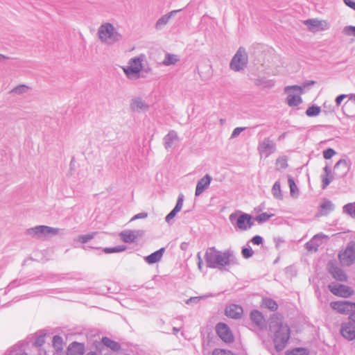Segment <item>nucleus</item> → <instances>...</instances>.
Listing matches in <instances>:
<instances>
[{"mask_svg":"<svg viewBox=\"0 0 355 355\" xmlns=\"http://www.w3.org/2000/svg\"><path fill=\"white\" fill-rule=\"evenodd\" d=\"M120 237L125 243H132L136 241L137 236L133 231H123L120 233Z\"/></svg>","mask_w":355,"mask_h":355,"instance_id":"bb28decb","label":"nucleus"},{"mask_svg":"<svg viewBox=\"0 0 355 355\" xmlns=\"http://www.w3.org/2000/svg\"><path fill=\"white\" fill-rule=\"evenodd\" d=\"M270 328V329H273L274 331L272 341L275 349L277 352H280L287 346L291 338V329L288 324L281 322H276L275 324H273V322H271Z\"/></svg>","mask_w":355,"mask_h":355,"instance_id":"f03ea898","label":"nucleus"},{"mask_svg":"<svg viewBox=\"0 0 355 355\" xmlns=\"http://www.w3.org/2000/svg\"><path fill=\"white\" fill-rule=\"evenodd\" d=\"M304 24L307 26L309 30L311 32L325 31L329 28V25L326 21L318 19H308L304 21Z\"/></svg>","mask_w":355,"mask_h":355,"instance_id":"f8f14e48","label":"nucleus"},{"mask_svg":"<svg viewBox=\"0 0 355 355\" xmlns=\"http://www.w3.org/2000/svg\"><path fill=\"white\" fill-rule=\"evenodd\" d=\"M321 112L320 107L316 105L309 106L306 110V114L308 116L313 117L318 116Z\"/></svg>","mask_w":355,"mask_h":355,"instance_id":"58836bf2","label":"nucleus"},{"mask_svg":"<svg viewBox=\"0 0 355 355\" xmlns=\"http://www.w3.org/2000/svg\"><path fill=\"white\" fill-rule=\"evenodd\" d=\"M205 296H200V297H191L188 300H186L187 304H196L200 302V300L204 298Z\"/></svg>","mask_w":355,"mask_h":355,"instance_id":"de8ad7c7","label":"nucleus"},{"mask_svg":"<svg viewBox=\"0 0 355 355\" xmlns=\"http://www.w3.org/2000/svg\"><path fill=\"white\" fill-rule=\"evenodd\" d=\"M84 346L81 343H73L68 348L67 355H83Z\"/></svg>","mask_w":355,"mask_h":355,"instance_id":"b1692460","label":"nucleus"},{"mask_svg":"<svg viewBox=\"0 0 355 355\" xmlns=\"http://www.w3.org/2000/svg\"><path fill=\"white\" fill-rule=\"evenodd\" d=\"M272 193L276 199H282L283 195L281 191V184L279 181H276L272 188Z\"/></svg>","mask_w":355,"mask_h":355,"instance_id":"f704fd0d","label":"nucleus"},{"mask_svg":"<svg viewBox=\"0 0 355 355\" xmlns=\"http://www.w3.org/2000/svg\"><path fill=\"white\" fill-rule=\"evenodd\" d=\"M284 91L286 93H289V94H291V92H300V94H302L303 93V87L302 85H290V86L286 87Z\"/></svg>","mask_w":355,"mask_h":355,"instance_id":"79ce46f5","label":"nucleus"},{"mask_svg":"<svg viewBox=\"0 0 355 355\" xmlns=\"http://www.w3.org/2000/svg\"><path fill=\"white\" fill-rule=\"evenodd\" d=\"M315 83V82L314 80H306L305 82H304L303 84L302 85V86L303 87V92L304 91L305 88L312 86Z\"/></svg>","mask_w":355,"mask_h":355,"instance_id":"13d9d810","label":"nucleus"},{"mask_svg":"<svg viewBox=\"0 0 355 355\" xmlns=\"http://www.w3.org/2000/svg\"><path fill=\"white\" fill-rule=\"evenodd\" d=\"M248 64V55L243 47H239L233 58H232L230 67L234 71L243 70Z\"/></svg>","mask_w":355,"mask_h":355,"instance_id":"423d86ee","label":"nucleus"},{"mask_svg":"<svg viewBox=\"0 0 355 355\" xmlns=\"http://www.w3.org/2000/svg\"><path fill=\"white\" fill-rule=\"evenodd\" d=\"M345 254L352 261L355 260V242L350 241L345 250Z\"/></svg>","mask_w":355,"mask_h":355,"instance_id":"c85d7f7f","label":"nucleus"},{"mask_svg":"<svg viewBox=\"0 0 355 355\" xmlns=\"http://www.w3.org/2000/svg\"><path fill=\"white\" fill-rule=\"evenodd\" d=\"M245 129V128L244 127H237L234 128L232 132L231 137L235 138L238 137Z\"/></svg>","mask_w":355,"mask_h":355,"instance_id":"603ef678","label":"nucleus"},{"mask_svg":"<svg viewBox=\"0 0 355 355\" xmlns=\"http://www.w3.org/2000/svg\"><path fill=\"white\" fill-rule=\"evenodd\" d=\"M323 112L326 114L332 113L334 112V108L331 105L327 106V103H324L323 105Z\"/></svg>","mask_w":355,"mask_h":355,"instance_id":"5fc2aeb1","label":"nucleus"},{"mask_svg":"<svg viewBox=\"0 0 355 355\" xmlns=\"http://www.w3.org/2000/svg\"><path fill=\"white\" fill-rule=\"evenodd\" d=\"M343 33L347 36H355V26H345Z\"/></svg>","mask_w":355,"mask_h":355,"instance_id":"a18cd8bd","label":"nucleus"},{"mask_svg":"<svg viewBox=\"0 0 355 355\" xmlns=\"http://www.w3.org/2000/svg\"><path fill=\"white\" fill-rule=\"evenodd\" d=\"M309 350L304 347H296L291 350H288L286 355H309Z\"/></svg>","mask_w":355,"mask_h":355,"instance_id":"4c0bfd02","label":"nucleus"},{"mask_svg":"<svg viewBox=\"0 0 355 355\" xmlns=\"http://www.w3.org/2000/svg\"><path fill=\"white\" fill-rule=\"evenodd\" d=\"M188 245L189 244L187 243H186V242L182 243L181 245H180V249L182 250H184V251L187 250V249L188 248Z\"/></svg>","mask_w":355,"mask_h":355,"instance_id":"680f3d73","label":"nucleus"},{"mask_svg":"<svg viewBox=\"0 0 355 355\" xmlns=\"http://www.w3.org/2000/svg\"><path fill=\"white\" fill-rule=\"evenodd\" d=\"M345 4L355 10V1L353 0H343Z\"/></svg>","mask_w":355,"mask_h":355,"instance_id":"4d7b16f0","label":"nucleus"},{"mask_svg":"<svg viewBox=\"0 0 355 355\" xmlns=\"http://www.w3.org/2000/svg\"><path fill=\"white\" fill-rule=\"evenodd\" d=\"M184 196L182 193L178 195L176 204L174 208L166 216L165 220L169 223L170 221L180 211L183 206Z\"/></svg>","mask_w":355,"mask_h":355,"instance_id":"f3484780","label":"nucleus"},{"mask_svg":"<svg viewBox=\"0 0 355 355\" xmlns=\"http://www.w3.org/2000/svg\"><path fill=\"white\" fill-rule=\"evenodd\" d=\"M179 61V58L177 55L167 53L165 55V58L162 62L164 66H171L175 64Z\"/></svg>","mask_w":355,"mask_h":355,"instance_id":"2f4dec72","label":"nucleus"},{"mask_svg":"<svg viewBox=\"0 0 355 355\" xmlns=\"http://www.w3.org/2000/svg\"><path fill=\"white\" fill-rule=\"evenodd\" d=\"M205 259L207 268L220 271H228V268L239 265V259L231 248L220 251L216 247H209L205 252Z\"/></svg>","mask_w":355,"mask_h":355,"instance_id":"f257e3e1","label":"nucleus"},{"mask_svg":"<svg viewBox=\"0 0 355 355\" xmlns=\"http://www.w3.org/2000/svg\"><path fill=\"white\" fill-rule=\"evenodd\" d=\"M349 319L352 320L355 323V311L349 315Z\"/></svg>","mask_w":355,"mask_h":355,"instance_id":"0e129e2a","label":"nucleus"},{"mask_svg":"<svg viewBox=\"0 0 355 355\" xmlns=\"http://www.w3.org/2000/svg\"><path fill=\"white\" fill-rule=\"evenodd\" d=\"M25 90H26V87L24 85H21V86L17 87L15 89H14L12 90V92H15L16 93H17V92L20 93V92H24Z\"/></svg>","mask_w":355,"mask_h":355,"instance_id":"052dcab7","label":"nucleus"},{"mask_svg":"<svg viewBox=\"0 0 355 355\" xmlns=\"http://www.w3.org/2000/svg\"><path fill=\"white\" fill-rule=\"evenodd\" d=\"M339 167H340L343 169V171L340 174V176H345L349 171V162H347L345 159H340L338 162L336 163L334 166V170L338 169Z\"/></svg>","mask_w":355,"mask_h":355,"instance_id":"c756f323","label":"nucleus"},{"mask_svg":"<svg viewBox=\"0 0 355 355\" xmlns=\"http://www.w3.org/2000/svg\"><path fill=\"white\" fill-rule=\"evenodd\" d=\"M250 318L252 323L260 329H263L266 326L264 316L259 310H252L250 313Z\"/></svg>","mask_w":355,"mask_h":355,"instance_id":"a211bd4d","label":"nucleus"},{"mask_svg":"<svg viewBox=\"0 0 355 355\" xmlns=\"http://www.w3.org/2000/svg\"><path fill=\"white\" fill-rule=\"evenodd\" d=\"M107 291L108 288L106 286H103L100 288L98 291H95L94 288H90V293H94L98 295H105V293H107Z\"/></svg>","mask_w":355,"mask_h":355,"instance_id":"3c124183","label":"nucleus"},{"mask_svg":"<svg viewBox=\"0 0 355 355\" xmlns=\"http://www.w3.org/2000/svg\"><path fill=\"white\" fill-rule=\"evenodd\" d=\"M347 97V95L346 94H340L338 95L336 99H335V102H336V106L337 107H339L341 104V103L343 102V101Z\"/></svg>","mask_w":355,"mask_h":355,"instance_id":"864d4df0","label":"nucleus"},{"mask_svg":"<svg viewBox=\"0 0 355 355\" xmlns=\"http://www.w3.org/2000/svg\"><path fill=\"white\" fill-rule=\"evenodd\" d=\"M287 94L286 102L289 106H297L302 103V99L300 95L291 94L289 93Z\"/></svg>","mask_w":355,"mask_h":355,"instance_id":"cd10ccee","label":"nucleus"},{"mask_svg":"<svg viewBox=\"0 0 355 355\" xmlns=\"http://www.w3.org/2000/svg\"><path fill=\"white\" fill-rule=\"evenodd\" d=\"M273 214H268L267 212H263L259 215H257L254 220L257 221L259 223H263L268 220Z\"/></svg>","mask_w":355,"mask_h":355,"instance_id":"ea45409f","label":"nucleus"},{"mask_svg":"<svg viewBox=\"0 0 355 355\" xmlns=\"http://www.w3.org/2000/svg\"><path fill=\"white\" fill-rule=\"evenodd\" d=\"M327 270L329 273L334 279L339 282H347V276L345 271L338 266L336 263L329 261L327 264Z\"/></svg>","mask_w":355,"mask_h":355,"instance_id":"9b49d317","label":"nucleus"},{"mask_svg":"<svg viewBox=\"0 0 355 355\" xmlns=\"http://www.w3.org/2000/svg\"><path fill=\"white\" fill-rule=\"evenodd\" d=\"M254 254V251L250 248V246H244L241 249V254L243 258L245 259H249L252 257Z\"/></svg>","mask_w":355,"mask_h":355,"instance_id":"37998d69","label":"nucleus"},{"mask_svg":"<svg viewBox=\"0 0 355 355\" xmlns=\"http://www.w3.org/2000/svg\"><path fill=\"white\" fill-rule=\"evenodd\" d=\"M58 232V229L52 228L44 225L37 226L28 230V233L29 234L37 236L55 234Z\"/></svg>","mask_w":355,"mask_h":355,"instance_id":"ddd939ff","label":"nucleus"},{"mask_svg":"<svg viewBox=\"0 0 355 355\" xmlns=\"http://www.w3.org/2000/svg\"><path fill=\"white\" fill-rule=\"evenodd\" d=\"M126 248V246L123 245L114 247H107L103 249V252L105 254L118 253L125 251Z\"/></svg>","mask_w":355,"mask_h":355,"instance_id":"72a5a7b5","label":"nucleus"},{"mask_svg":"<svg viewBox=\"0 0 355 355\" xmlns=\"http://www.w3.org/2000/svg\"><path fill=\"white\" fill-rule=\"evenodd\" d=\"M198 268L200 270H202V268L203 267V261L200 260V261H198L197 263Z\"/></svg>","mask_w":355,"mask_h":355,"instance_id":"e2e57ef3","label":"nucleus"},{"mask_svg":"<svg viewBox=\"0 0 355 355\" xmlns=\"http://www.w3.org/2000/svg\"><path fill=\"white\" fill-rule=\"evenodd\" d=\"M62 338L60 336H55L53 338V345L56 352H60L62 349Z\"/></svg>","mask_w":355,"mask_h":355,"instance_id":"a19ab883","label":"nucleus"},{"mask_svg":"<svg viewBox=\"0 0 355 355\" xmlns=\"http://www.w3.org/2000/svg\"><path fill=\"white\" fill-rule=\"evenodd\" d=\"M212 355H236L230 350L223 349H215L212 352Z\"/></svg>","mask_w":355,"mask_h":355,"instance_id":"49530a36","label":"nucleus"},{"mask_svg":"<svg viewBox=\"0 0 355 355\" xmlns=\"http://www.w3.org/2000/svg\"><path fill=\"white\" fill-rule=\"evenodd\" d=\"M181 11V10H172L170 12L162 16L155 24V28L157 30H161L165 25L167 24L169 19L177 12Z\"/></svg>","mask_w":355,"mask_h":355,"instance_id":"412c9836","label":"nucleus"},{"mask_svg":"<svg viewBox=\"0 0 355 355\" xmlns=\"http://www.w3.org/2000/svg\"><path fill=\"white\" fill-rule=\"evenodd\" d=\"M212 178L210 175L206 174L200 178L196 184L195 196H200L210 185Z\"/></svg>","mask_w":355,"mask_h":355,"instance_id":"2eb2a0df","label":"nucleus"},{"mask_svg":"<svg viewBox=\"0 0 355 355\" xmlns=\"http://www.w3.org/2000/svg\"><path fill=\"white\" fill-rule=\"evenodd\" d=\"M178 139V134L175 130H170L164 137V147L168 149L172 147L174 141Z\"/></svg>","mask_w":355,"mask_h":355,"instance_id":"393cba45","label":"nucleus"},{"mask_svg":"<svg viewBox=\"0 0 355 355\" xmlns=\"http://www.w3.org/2000/svg\"><path fill=\"white\" fill-rule=\"evenodd\" d=\"M164 252L165 248H161L149 255L144 257V261L150 265L156 263L162 259Z\"/></svg>","mask_w":355,"mask_h":355,"instance_id":"aec40b11","label":"nucleus"},{"mask_svg":"<svg viewBox=\"0 0 355 355\" xmlns=\"http://www.w3.org/2000/svg\"><path fill=\"white\" fill-rule=\"evenodd\" d=\"M327 236L325 235L323 233H318L315 235L313 236V238L317 240L318 241H319L320 239H324V238H327Z\"/></svg>","mask_w":355,"mask_h":355,"instance_id":"bf43d9fd","label":"nucleus"},{"mask_svg":"<svg viewBox=\"0 0 355 355\" xmlns=\"http://www.w3.org/2000/svg\"><path fill=\"white\" fill-rule=\"evenodd\" d=\"M148 216V214L146 212H141V213H139L136 215H135L131 220H137V219H141V218H145Z\"/></svg>","mask_w":355,"mask_h":355,"instance_id":"6e6d98bb","label":"nucleus"},{"mask_svg":"<svg viewBox=\"0 0 355 355\" xmlns=\"http://www.w3.org/2000/svg\"><path fill=\"white\" fill-rule=\"evenodd\" d=\"M336 153V150L333 149L332 148H327L325 150H323L322 155L323 157L325 159H330L333 157L334 155H335Z\"/></svg>","mask_w":355,"mask_h":355,"instance_id":"c03bdc74","label":"nucleus"},{"mask_svg":"<svg viewBox=\"0 0 355 355\" xmlns=\"http://www.w3.org/2000/svg\"><path fill=\"white\" fill-rule=\"evenodd\" d=\"M262 306L271 311H275L278 309L277 302L271 298H263L262 300Z\"/></svg>","mask_w":355,"mask_h":355,"instance_id":"7c9ffc66","label":"nucleus"},{"mask_svg":"<svg viewBox=\"0 0 355 355\" xmlns=\"http://www.w3.org/2000/svg\"><path fill=\"white\" fill-rule=\"evenodd\" d=\"M232 225L241 231L250 230L254 224V218L249 214L236 210L229 216Z\"/></svg>","mask_w":355,"mask_h":355,"instance_id":"7ed1b4c3","label":"nucleus"},{"mask_svg":"<svg viewBox=\"0 0 355 355\" xmlns=\"http://www.w3.org/2000/svg\"><path fill=\"white\" fill-rule=\"evenodd\" d=\"M343 211L352 218H355V201L345 205L343 207Z\"/></svg>","mask_w":355,"mask_h":355,"instance_id":"c9c22d12","label":"nucleus"},{"mask_svg":"<svg viewBox=\"0 0 355 355\" xmlns=\"http://www.w3.org/2000/svg\"><path fill=\"white\" fill-rule=\"evenodd\" d=\"M320 243L315 240L313 237L305 244V248L308 251L316 252L318 250Z\"/></svg>","mask_w":355,"mask_h":355,"instance_id":"e433bc0d","label":"nucleus"},{"mask_svg":"<svg viewBox=\"0 0 355 355\" xmlns=\"http://www.w3.org/2000/svg\"><path fill=\"white\" fill-rule=\"evenodd\" d=\"M144 58L145 56L143 54L134 57L129 60L128 66L122 67L128 78H131L133 76L139 78L140 73L144 68L143 61Z\"/></svg>","mask_w":355,"mask_h":355,"instance_id":"39448f33","label":"nucleus"},{"mask_svg":"<svg viewBox=\"0 0 355 355\" xmlns=\"http://www.w3.org/2000/svg\"><path fill=\"white\" fill-rule=\"evenodd\" d=\"M328 288L334 295L342 297H349L353 295L354 291L349 286L334 282L328 285Z\"/></svg>","mask_w":355,"mask_h":355,"instance_id":"0eeeda50","label":"nucleus"},{"mask_svg":"<svg viewBox=\"0 0 355 355\" xmlns=\"http://www.w3.org/2000/svg\"><path fill=\"white\" fill-rule=\"evenodd\" d=\"M340 333L341 336L349 341L355 340V323L349 320L341 324Z\"/></svg>","mask_w":355,"mask_h":355,"instance_id":"9d476101","label":"nucleus"},{"mask_svg":"<svg viewBox=\"0 0 355 355\" xmlns=\"http://www.w3.org/2000/svg\"><path fill=\"white\" fill-rule=\"evenodd\" d=\"M101 343L104 346L110 349L113 352H118L121 349V344L111 338L104 336L101 339Z\"/></svg>","mask_w":355,"mask_h":355,"instance_id":"5701e85b","label":"nucleus"},{"mask_svg":"<svg viewBox=\"0 0 355 355\" xmlns=\"http://www.w3.org/2000/svg\"><path fill=\"white\" fill-rule=\"evenodd\" d=\"M197 259H198V261H200V260H202V258H201V256H200V252H198L197 254Z\"/></svg>","mask_w":355,"mask_h":355,"instance_id":"774afa93","label":"nucleus"},{"mask_svg":"<svg viewBox=\"0 0 355 355\" xmlns=\"http://www.w3.org/2000/svg\"><path fill=\"white\" fill-rule=\"evenodd\" d=\"M250 241L254 244V245H261L263 243V239L259 236V235H255L254 236Z\"/></svg>","mask_w":355,"mask_h":355,"instance_id":"8fccbe9b","label":"nucleus"},{"mask_svg":"<svg viewBox=\"0 0 355 355\" xmlns=\"http://www.w3.org/2000/svg\"><path fill=\"white\" fill-rule=\"evenodd\" d=\"M323 171L325 174L322 175L321 176L322 188V189H325L329 185V184L333 181L334 177L331 175V169L328 165H326L323 168Z\"/></svg>","mask_w":355,"mask_h":355,"instance_id":"4be33fe9","label":"nucleus"},{"mask_svg":"<svg viewBox=\"0 0 355 355\" xmlns=\"http://www.w3.org/2000/svg\"><path fill=\"white\" fill-rule=\"evenodd\" d=\"M331 307L342 314H351L355 311V302L350 301L331 302Z\"/></svg>","mask_w":355,"mask_h":355,"instance_id":"1a4fd4ad","label":"nucleus"},{"mask_svg":"<svg viewBox=\"0 0 355 355\" xmlns=\"http://www.w3.org/2000/svg\"><path fill=\"white\" fill-rule=\"evenodd\" d=\"M243 313V307L240 305L232 304L225 309V314L227 317L232 319H239Z\"/></svg>","mask_w":355,"mask_h":355,"instance_id":"dca6fc26","label":"nucleus"},{"mask_svg":"<svg viewBox=\"0 0 355 355\" xmlns=\"http://www.w3.org/2000/svg\"><path fill=\"white\" fill-rule=\"evenodd\" d=\"M258 149L261 155H265L267 157L275 151L276 146L269 138H265L262 141L259 142Z\"/></svg>","mask_w":355,"mask_h":355,"instance_id":"4468645a","label":"nucleus"},{"mask_svg":"<svg viewBox=\"0 0 355 355\" xmlns=\"http://www.w3.org/2000/svg\"><path fill=\"white\" fill-rule=\"evenodd\" d=\"M148 105L140 97L132 98L130 104V109L133 112H137L146 111L148 110Z\"/></svg>","mask_w":355,"mask_h":355,"instance_id":"6ab92c4d","label":"nucleus"},{"mask_svg":"<svg viewBox=\"0 0 355 355\" xmlns=\"http://www.w3.org/2000/svg\"><path fill=\"white\" fill-rule=\"evenodd\" d=\"M98 35L102 42L107 44H113L122 38V35L116 30L114 25L109 22L100 26Z\"/></svg>","mask_w":355,"mask_h":355,"instance_id":"20e7f679","label":"nucleus"},{"mask_svg":"<svg viewBox=\"0 0 355 355\" xmlns=\"http://www.w3.org/2000/svg\"><path fill=\"white\" fill-rule=\"evenodd\" d=\"M180 331V328L175 327H173V334L176 335Z\"/></svg>","mask_w":355,"mask_h":355,"instance_id":"69168bd1","label":"nucleus"},{"mask_svg":"<svg viewBox=\"0 0 355 355\" xmlns=\"http://www.w3.org/2000/svg\"><path fill=\"white\" fill-rule=\"evenodd\" d=\"M218 336L226 343H232L234 340L232 332L229 326L225 322H218L216 326Z\"/></svg>","mask_w":355,"mask_h":355,"instance_id":"6e6552de","label":"nucleus"},{"mask_svg":"<svg viewBox=\"0 0 355 355\" xmlns=\"http://www.w3.org/2000/svg\"><path fill=\"white\" fill-rule=\"evenodd\" d=\"M286 132L282 133V134L279 137L278 139H279V141H280V140L284 139L285 138V137H286Z\"/></svg>","mask_w":355,"mask_h":355,"instance_id":"338daca9","label":"nucleus"},{"mask_svg":"<svg viewBox=\"0 0 355 355\" xmlns=\"http://www.w3.org/2000/svg\"><path fill=\"white\" fill-rule=\"evenodd\" d=\"M288 183L290 187L291 196L293 198H297L299 193V190L295 182L294 179L290 175L288 176Z\"/></svg>","mask_w":355,"mask_h":355,"instance_id":"473e14b6","label":"nucleus"},{"mask_svg":"<svg viewBox=\"0 0 355 355\" xmlns=\"http://www.w3.org/2000/svg\"><path fill=\"white\" fill-rule=\"evenodd\" d=\"M320 215L327 216L334 209V205L326 199L320 204Z\"/></svg>","mask_w":355,"mask_h":355,"instance_id":"a878e982","label":"nucleus"},{"mask_svg":"<svg viewBox=\"0 0 355 355\" xmlns=\"http://www.w3.org/2000/svg\"><path fill=\"white\" fill-rule=\"evenodd\" d=\"M277 164L279 165L282 168H286L288 166L287 159L285 157H279L277 159Z\"/></svg>","mask_w":355,"mask_h":355,"instance_id":"09e8293b","label":"nucleus"}]
</instances>
